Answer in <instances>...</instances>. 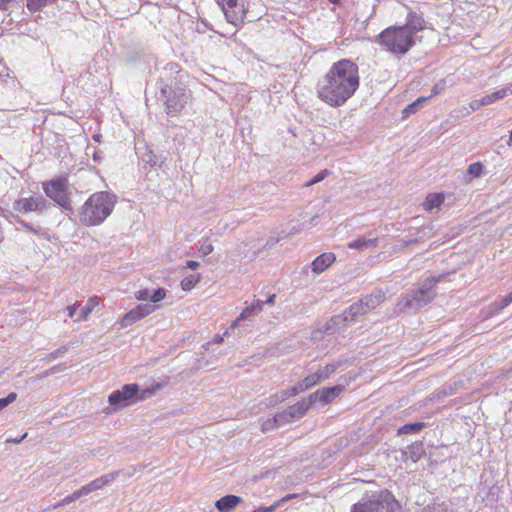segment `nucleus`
I'll list each match as a JSON object with an SVG mask.
<instances>
[{
  "label": "nucleus",
  "instance_id": "f257e3e1",
  "mask_svg": "<svg viewBox=\"0 0 512 512\" xmlns=\"http://www.w3.org/2000/svg\"><path fill=\"white\" fill-rule=\"evenodd\" d=\"M360 84L358 66L348 59L334 63L318 82L317 95L326 104L339 107L351 98Z\"/></svg>",
  "mask_w": 512,
  "mask_h": 512
},
{
  "label": "nucleus",
  "instance_id": "f03ea898",
  "mask_svg": "<svg viewBox=\"0 0 512 512\" xmlns=\"http://www.w3.org/2000/svg\"><path fill=\"white\" fill-rule=\"evenodd\" d=\"M425 27V21L416 12L408 14L407 23L403 26L389 27L378 36L384 48L394 54H405L415 44V35Z\"/></svg>",
  "mask_w": 512,
  "mask_h": 512
},
{
  "label": "nucleus",
  "instance_id": "7ed1b4c3",
  "mask_svg": "<svg viewBox=\"0 0 512 512\" xmlns=\"http://www.w3.org/2000/svg\"><path fill=\"white\" fill-rule=\"evenodd\" d=\"M116 203L113 194L102 191L92 194L81 206L79 221L85 226H96L104 222L111 214Z\"/></svg>",
  "mask_w": 512,
  "mask_h": 512
},
{
  "label": "nucleus",
  "instance_id": "20e7f679",
  "mask_svg": "<svg viewBox=\"0 0 512 512\" xmlns=\"http://www.w3.org/2000/svg\"><path fill=\"white\" fill-rule=\"evenodd\" d=\"M443 278L444 274L425 279L418 289L408 292L399 302L398 305L400 309L404 311L418 310L431 303L436 296L434 287L437 283L441 282Z\"/></svg>",
  "mask_w": 512,
  "mask_h": 512
},
{
  "label": "nucleus",
  "instance_id": "39448f33",
  "mask_svg": "<svg viewBox=\"0 0 512 512\" xmlns=\"http://www.w3.org/2000/svg\"><path fill=\"white\" fill-rule=\"evenodd\" d=\"M160 94L164 99L166 113L171 116L182 111L191 97L190 91L182 81L162 85Z\"/></svg>",
  "mask_w": 512,
  "mask_h": 512
},
{
  "label": "nucleus",
  "instance_id": "423d86ee",
  "mask_svg": "<svg viewBox=\"0 0 512 512\" xmlns=\"http://www.w3.org/2000/svg\"><path fill=\"white\" fill-rule=\"evenodd\" d=\"M45 194L67 211H72L68 184L65 179L51 180L43 183Z\"/></svg>",
  "mask_w": 512,
  "mask_h": 512
},
{
  "label": "nucleus",
  "instance_id": "0eeeda50",
  "mask_svg": "<svg viewBox=\"0 0 512 512\" xmlns=\"http://www.w3.org/2000/svg\"><path fill=\"white\" fill-rule=\"evenodd\" d=\"M367 313V308L364 307L361 300L353 303L342 314L332 317L323 327L325 332L333 334L340 325L346 322H353L358 316Z\"/></svg>",
  "mask_w": 512,
  "mask_h": 512
},
{
  "label": "nucleus",
  "instance_id": "6e6552de",
  "mask_svg": "<svg viewBox=\"0 0 512 512\" xmlns=\"http://www.w3.org/2000/svg\"><path fill=\"white\" fill-rule=\"evenodd\" d=\"M228 22L237 26L244 22L246 0H216Z\"/></svg>",
  "mask_w": 512,
  "mask_h": 512
},
{
  "label": "nucleus",
  "instance_id": "1a4fd4ad",
  "mask_svg": "<svg viewBox=\"0 0 512 512\" xmlns=\"http://www.w3.org/2000/svg\"><path fill=\"white\" fill-rule=\"evenodd\" d=\"M138 392V384L131 383L125 384L121 389L113 391L108 396V402L114 406V410H119L129 405L136 403L135 395Z\"/></svg>",
  "mask_w": 512,
  "mask_h": 512
},
{
  "label": "nucleus",
  "instance_id": "9d476101",
  "mask_svg": "<svg viewBox=\"0 0 512 512\" xmlns=\"http://www.w3.org/2000/svg\"><path fill=\"white\" fill-rule=\"evenodd\" d=\"M49 206L48 201L41 195L28 198H19L13 203V210L18 213L37 212L42 213Z\"/></svg>",
  "mask_w": 512,
  "mask_h": 512
},
{
  "label": "nucleus",
  "instance_id": "9b49d317",
  "mask_svg": "<svg viewBox=\"0 0 512 512\" xmlns=\"http://www.w3.org/2000/svg\"><path fill=\"white\" fill-rule=\"evenodd\" d=\"M351 512H399V506L394 501H368L353 505Z\"/></svg>",
  "mask_w": 512,
  "mask_h": 512
},
{
  "label": "nucleus",
  "instance_id": "f8f14e48",
  "mask_svg": "<svg viewBox=\"0 0 512 512\" xmlns=\"http://www.w3.org/2000/svg\"><path fill=\"white\" fill-rule=\"evenodd\" d=\"M156 309L155 305L152 304H140L136 308L130 310L127 312L121 319V326L122 327H128L135 322L143 319L144 317L148 316L152 312H154Z\"/></svg>",
  "mask_w": 512,
  "mask_h": 512
},
{
  "label": "nucleus",
  "instance_id": "ddd939ff",
  "mask_svg": "<svg viewBox=\"0 0 512 512\" xmlns=\"http://www.w3.org/2000/svg\"><path fill=\"white\" fill-rule=\"evenodd\" d=\"M343 389V386L336 385L334 387L317 390L309 396L310 403L315 404L317 402H322L327 404L335 399L343 391Z\"/></svg>",
  "mask_w": 512,
  "mask_h": 512
},
{
  "label": "nucleus",
  "instance_id": "4468645a",
  "mask_svg": "<svg viewBox=\"0 0 512 512\" xmlns=\"http://www.w3.org/2000/svg\"><path fill=\"white\" fill-rule=\"evenodd\" d=\"M378 245V236L374 231H370L367 235L358 237L347 244L348 248L359 251L367 250Z\"/></svg>",
  "mask_w": 512,
  "mask_h": 512
},
{
  "label": "nucleus",
  "instance_id": "2eb2a0df",
  "mask_svg": "<svg viewBox=\"0 0 512 512\" xmlns=\"http://www.w3.org/2000/svg\"><path fill=\"white\" fill-rule=\"evenodd\" d=\"M121 471H115L106 475H103L87 485H84L81 487L82 492H84L85 496L90 494L93 491L99 490L103 488L104 486L108 485L109 483L113 482L119 475Z\"/></svg>",
  "mask_w": 512,
  "mask_h": 512
},
{
  "label": "nucleus",
  "instance_id": "dca6fc26",
  "mask_svg": "<svg viewBox=\"0 0 512 512\" xmlns=\"http://www.w3.org/2000/svg\"><path fill=\"white\" fill-rule=\"evenodd\" d=\"M181 69L179 68V65L176 63H168L161 72V83L162 85L167 83H174L177 79V81H182L183 75L180 74Z\"/></svg>",
  "mask_w": 512,
  "mask_h": 512
},
{
  "label": "nucleus",
  "instance_id": "f3484780",
  "mask_svg": "<svg viewBox=\"0 0 512 512\" xmlns=\"http://www.w3.org/2000/svg\"><path fill=\"white\" fill-rule=\"evenodd\" d=\"M311 405H312V403H310V400L308 398V399H303L302 401H300L292 406H289L285 410H286L287 415L289 416L290 420L292 422H294V421L301 419L306 414V412L308 411V409Z\"/></svg>",
  "mask_w": 512,
  "mask_h": 512
},
{
  "label": "nucleus",
  "instance_id": "a211bd4d",
  "mask_svg": "<svg viewBox=\"0 0 512 512\" xmlns=\"http://www.w3.org/2000/svg\"><path fill=\"white\" fill-rule=\"evenodd\" d=\"M243 502V499L236 495H226L215 502L219 512H230L237 505Z\"/></svg>",
  "mask_w": 512,
  "mask_h": 512
},
{
  "label": "nucleus",
  "instance_id": "6ab92c4d",
  "mask_svg": "<svg viewBox=\"0 0 512 512\" xmlns=\"http://www.w3.org/2000/svg\"><path fill=\"white\" fill-rule=\"evenodd\" d=\"M335 259V255L333 253H323L319 255L312 262V271L316 274L322 273L335 261Z\"/></svg>",
  "mask_w": 512,
  "mask_h": 512
},
{
  "label": "nucleus",
  "instance_id": "aec40b11",
  "mask_svg": "<svg viewBox=\"0 0 512 512\" xmlns=\"http://www.w3.org/2000/svg\"><path fill=\"white\" fill-rule=\"evenodd\" d=\"M385 295L382 291H375L370 295L361 299L365 308H367V312L369 310L375 309L380 303L384 301Z\"/></svg>",
  "mask_w": 512,
  "mask_h": 512
},
{
  "label": "nucleus",
  "instance_id": "412c9836",
  "mask_svg": "<svg viewBox=\"0 0 512 512\" xmlns=\"http://www.w3.org/2000/svg\"><path fill=\"white\" fill-rule=\"evenodd\" d=\"M508 94H512V83L507 85L505 88H502V89L497 90L489 95L484 96L483 100H484L485 105H490L499 99H503Z\"/></svg>",
  "mask_w": 512,
  "mask_h": 512
},
{
  "label": "nucleus",
  "instance_id": "4be33fe9",
  "mask_svg": "<svg viewBox=\"0 0 512 512\" xmlns=\"http://www.w3.org/2000/svg\"><path fill=\"white\" fill-rule=\"evenodd\" d=\"M444 201V195L441 193H432L426 197L423 207L426 211H432L435 208H439Z\"/></svg>",
  "mask_w": 512,
  "mask_h": 512
},
{
  "label": "nucleus",
  "instance_id": "5701e85b",
  "mask_svg": "<svg viewBox=\"0 0 512 512\" xmlns=\"http://www.w3.org/2000/svg\"><path fill=\"white\" fill-rule=\"evenodd\" d=\"M264 301L255 300L250 306L246 307L240 314L239 319H248L262 311Z\"/></svg>",
  "mask_w": 512,
  "mask_h": 512
},
{
  "label": "nucleus",
  "instance_id": "b1692460",
  "mask_svg": "<svg viewBox=\"0 0 512 512\" xmlns=\"http://www.w3.org/2000/svg\"><path fill=\"white\" fill-rule=\"evenodd\" d=\"M162 388L161 384L156 383L150 387L140 390L138 387L137 395H135V401H144L154 395L158 390Z\"/></svg>",
  "mask_w": 512,
  "mask_h": 512
},
{
  "label": "nucleus",
  "instance_id": "393cba45",
  "mask_svg": "<svg viewBox=\"0 0 512 512\" xmlns=\"http://www.w3.org/2000/svg\"><path fill=\"white\" fill-rule=\"evenodd\" d=\"M98 304L99 298H97L96 296L90 298L87 305L81 308L78 316L76 317V321L85 320Z\"/></svg>",
  "mask_w": 512,
  "mask_h": 512
},
{
  "label": "nucleus",
  "instance_id": "a878e982",
  "mask_svg": "<svg viewBox=\"0 0 512 512\" xmlns=\"http://www.w3.org/2000/svg\"><path fill=\"white\" fill-rule=\"evenodd\" d=\"M424 427L423 422H414L403 425L398 429V434L418 433Z\"/></svg>",
  "mask_w": 512,
  "mask_h": 512
},
{
  "label": "nucleus",
  "instance_id": "bb28decb",
  "mask_svg": "<svg viewBox=\"0 0 512 512\" xmlns=\"http://www.w3.org/2000/svg\"><path fill=\"white\" fill-rule=\"evenodd\" d=\"M428 99V97H419L413 103L406 106L403 110V117H408L418 111L421 105Z\"/></svg>",
  "mask_w": 512,
  "mask_h": 512
},
{
  "label": "nucleus",
  "instance_id": "cd10ccee",
  "mask_svg": "<svg viewBox=\"0 0 512 512\" xmlns=\"http://www.w3.org/2000/svg\"><path fill=\"white\" fill-rule=\"evenodd\" d=\"M303 391H305V390L302 386V383L299 382L298 384L292 386L291 388L282 391L280 397L277 398L276 402L284 401V400L288 399L289 397L294 396Z\"/></svg>",
  "mask_w": 512,
  "mask_h": 512
},
{
  "label": "nucleus",
  "instance_id": "c85d7f7f",
  "mask_svg": "<svg viewBox=\"0 0 512 512\" xmlns=\"http://www.w3.org/2000/svg\"><path fill=\"white\" fill-rule=\"evenodd\" d=\"M82 496H85V494L84 492H82V489L80 488L79 490L74 491L71 495L66 496L62 501L55 504L53 508L56 509L58 507L68 505Z\"/></svg>",
  "mask_w": 512,
  "mask_h": 512
},
{
  "label": "nucleus",
  "instance_id": "c756f323",
  "mask_svg": "<svg viewBox=\"0 0 512 512\" xmlns=\"http://www.w3.org/2000/svg\"><path fill=\"white\" fill-rule=\"evenodd\" d=\"M200 280V274L190 275L181 281V288L190 291Z\"/></svg>",
  "mask_w": 512,
  "mask_h": 512
},
{
  "label": "nucleus",
  "instance_id": "7c9ffc66",
  "mask_svg": "<svg viewBox=\"0 0 512 512\" xmlns=\"http://www.w3.org/2000/svg\"><path fill=\"white\" fill-rule=\"evenodd\" d=\"M320 382H322L321 375H319L317 372L308 375L301 381L304 390L309 389Z\"/></svg>",
  "mask_w": 512,
  "mask_h": 512
},
{
  "label": "nucleus",
  "instance_id": "2f4dec72",
  "mask_svg": "<svg viewBox=\"0 0 512 512\" xmlns=\"http://www.w3.org/2000/svg\"><path fill=\"white\" fill-rule=\"evenodd\" d=\"M339 366V363H332V364H328L326 365L325 367L323 368H320L319 370H317L316 372L321 375V381H324L326 380L327 378H329L335 371L336 369L338 368Z\"/></svg>",
  "mask_w": 512,
  "mask_h": 512
},
{
  "label": "nucleus",
  "instance_id": "473e14b6",
  "mask_svg": "<svg viewBox=\"0 0 512 512\" xmlns=\"http://www.w3.org/2000/svg\"><path fill=\"white\" fill-rule=\"evenodd\" d=\"M422 512H452L449 509L448 504L445 502L442 503H435L433 505L426 506Z\"/></svg>",
  "mask_w": 512,
  "mask_h": 512
},
{
  "label": "nucleus",
  "instance_id": "72a5a7b5",
  "mask_svg": "<svg viewBox=\"0 0 512 512\" xmlns=\"http://www.w3.org/2000/svg\"><path fill=\"white\" fill-rule=\"evenodd\" d=\"M512 303V292L506 295L500 302L492 305L493 313H499L502 309Z\"/></svg>",
  "mask_w": 512,
  "mask_h": 512
},
{
  "label": "nucleus",
  "instance_id": "f704fd0d",
  "mask_svg": "<svg viewBox=\"0 0 512 512\" xmlns=\"http://www.w3.org/2000/svg\"><path fill=\"white\" fill-rule=\"evenodd\" d=\"M48 3V0H27V8L34 13L40 11Z\"/></svg>",
  "mask_w": 512,
  "mask_h": 512
},
{
  "label": "nucleus",
  "instance_id": "c9c22d12",
  "mask_svg": "<svg viewBox=\"0 0 512 512\" xmlns=\"http://www.w3.org/2000/svg\"><path fill=\"white\" fill-rule=\"evenodd\" d=\"M278 427L280 426L278 425V422L276 420L274 421V416L265 420L261 425L262 432L264 433L272 431Z\"/></svg>",
  "mask_w": 512,
  "mask_h": 512
},
{
  "label": "nucleus",
  "instance_id": "e433bc0d",
  "mask_svg": "<svg viewBox=\"0 0 512 512\" xmlns=\"http://www.w3.org/2000/svg\"><path fill=\"white\" fill-rule=\"evenodd\" d=\"M275 420L278 422V425L280 427L283 426V425L292 423V421L290 420L289 416L287 415L286 410H283L282 412H279V413L275 414L274 415V421Z\"/></svg>",
  "mask_w": 512,
  "mask_h": 512
},
{
  "label": "nucleus",
  "instance_id": "4c0bfd02",
  "mask_svg": "<svg viewBox=\"0 0 512 512\" xmlns=\"http://www.w3.org/2000/svg\"><path fill=\"white\" fill-rule=\"evenodd\" d=\"M330 175V171L327 169L322 170L316 176H314L309 182H307L306 186H312L324 180L327 176Z\"/></svg>",
  "mask_w": 512,
  "mask_h": 512
},
{
  "label": "nucleus",
  "instance_id": "58836bf2",
  "mask_svg": "<svg viewBox=\"0 0 512 512\" xmlns=\"http://www.w3.org/2000/svg\"><path fill=\"white\" fill-rule=\"evenodd\" d=\"M213 245L211 243L208 242L207 239H205L199 246L198 248V252L202 255V256H207L209 255L210 253H212L213 251Z\"/></svg>",
  "mask_w": 512,
  "mask_h": 512
},
{
  "label": "nucleus",
  "instance_id": "ea45409f",
  "mask_svg": "<svg viewBox=\"0 0 512 512\" xmlns=\"http://www.w3.org/2000/svg\"><path fill=\"white\" fill-rule=\"evenodd\" d=\"M16 399L17 394L15 392L9 393L5 398H0V411L13 403Z\"/></svg>",
  "mask_w": 512,
  "mask_h": 512
},
{
  "label": "nucleus",
  "instance_id": "a19ab883",
  "mask_svg": "<svg viewBox=\"0 0 512 512\" xmlns=\"http://www.w3.org/2000/svg\"><path fill=\"white\" fill-rule=\"evenodd\" d=\"M483 165L479 162L470 164L468 167V173L474 177H479L482 173Z\"/></svg>",
  "mask_w": 512,
  "mask_h": 512
},
{
  "label": "nucleus",
  "instance_id": "79ce46f5",
  "mask_svg": "<svg viewBox=\"0 0 512 512\" xmlns=\"http://www.w3.org/2000/svg\"><path fill=\"white\" fill-rule=\"evenodd\" d=\"M482 106H486L483 98L471 101L469 103L470 109H467V108H463V109L466 111V114H469L470 110L475 111V110H478Z\"/></svg>",
  "mask_w": 512,
  "mask_h": 512
},
{
  "label": "nucleus",
  "instance_id": "37998d69",
  "mask_svg": "<svg viewBox=\"0 0 512 512\" xmlns=\"http://www.w3.org/2000/svg\"><path fill=\"white\" fill-rule=\"evenodd\" d=\"M166 293L165 290L162 288H158L151 292V302L157 303L161 301L165 297Z\"/></svg>",
  "mask_w": 512,
  "mask_h": 512
},
{
  "label": "nucleus",
  "instance_id": "c03bdc74",
  "mask_svg": "<svg viewBox=\"0 0 512 512\" xmlns=\"http://www.w3.org/2000/svg\"><path fill=\"white\" fill-rule=\"evenodd\" d=\"M15 221H16L17 224H20L21 226H23L27 230L33 232L34 234H40V228L33 227L31 224L25 222L24 220H22L18 216L15 217Z\"/></svg>",
  "mask_w": 512,
  "mask_h": 512
},
{
  "label": "nucleus",
  "instance_id": "a18cd8bd",
  "mask_svg": "<svg viewBox=\"0 0 512 512\" xmlns=\"http://www.w3.org/2000/svg\"><path fill=\"white\" fill-rule=\"evenodd\" d=\"M142 160L149 164L151 167L152 166H155L158 162L156 156L151 152L149 151L148 153H146L145 155L142 156Z\"/></svg>",
  "mask_w": 512,
  "mask_h": 512
},
{
  "label": "nucleus",
  "instance_id": "49530a36",
  "mask_svg": "<svg viewBox=\"0 0 512 512\" xmlns=\"http://www.w3.org/2000/svg\"><path fill=\"white\" fill-rule=\"evenodd\" d=\"M444 89H445V81L441 80L433 86L431 94L428 98H430L431 96L440 94Z\"/></svg>",
  "mask_w": 512,
  "mask_h": 512
},
{
  "label": "nucleus",
  "instance_id": "de8ad7c7",
  "mask_svg": "<svg viewBox=\"0 0 512 512\" xmlns=\"http://www.w3.org/2000/svg\"><path fill=\"white\" fill-rule=\"evenodd\" d=\"M136 298L141 301H147V300L151 301V291L148 289H141L137 292Z\"/></svg>",
  "mask_w": 512,
  "mask_h": 512
},
{
  "label": "nucleus",
  "instance_id": "09e8293b",
  "mask_svg": "<svg viewBox=\"0 0 512 512\" xmlns=\"http://www.w3.org/2000/svg\"><path fill=\"white\" fill-rule=\"evenodd\" d=\"M278 506H279V502H275L273 505L268 506V507H263V506L258 507L257 509H255L252 512H274Z\"/></svg>",
  "mask_w": 512,
  "mask_h": 512
},
{
  "label": "nucleus",
  "instance_id": "8fccbe9b",
  "mask_svg": "<svg viewBox=\"0 0 512 512\" xmlns=\"http://www.w3.org/2000/svg\"><path fill=\"white\" fill-rule=\"evenodd\" d=\"M67 351V347L63 346V347H60L59 349L53 351L52 353H50V357L53 358V359H56L58 358L60 355L66 353Z\"/></svg>",
  "mask_w": 512,
  "mask_h": 512
},
{
  "label": "nucleus",
  "instance_id": "3c124183",
  "mask_svg": "<svg viewBox=\"0 0 512 512\" xmlns=\"http://www.w3.org/2000/svg\"><path fill=\"white\" fill-rule=\"evenodd\" d=\"M67 313H68V317L74 318L77 313V306L76 305L68 306Z\"/></svg>",
  "mask_w": 512,
  "mask_h": 512
},
{
  "label": "nucleus",
  "instance_id": "603ef678",
  "mask_svg": "<svg viewBox=\"0 0 512 512\" xmlns=\"http://www.w3.org/2000/svg\"><path fill=\"white\" fill-rule=\"evenodd\" d=\"M58 371H60V367L59 366H54V367L50 368L49 370H46L43 373V377L44 376H49V375L54 374V373H57Z\"/></svg>",
  "mask_w": 512,
  "mask_h": 512
},
{
  "label": "nucleus",
  "instance_id": "864d4df0",
  "mask_svg": "<svg viewBox=\"0 0 512 512\" xmlns=\"http://www.w3.org/2000/svg\"><path fill=\"white\" fill-rule=\"evenodd\" d=\"M199 265L200 264L197 261H193V260L187 261V267L191 270H196L199 267Z\"/></svg>",
  "mask_w": 512,
  "mask_h": 512
},
{
  "label": "nucleus",
  "instance_id": "5fc2aeb1",
  "mask_svg": "<svg viewBox=\"0 0 512 512\" xmlns=\"http://www.w3.org/2000/svg\"><path fill=\"white\" fill-rule=\"evenodd\" d=\"M296 497V494H288L286 495L285 497H283L282 499H280L278 502H279V505L282 504V503H285L293 498Z\"/></svg>",
  "mask_w": 512,
  "mask_h": 512
},
{
  "label": "nucleus",
  "instance_id": "6e6d98bb",
  "mask_svg": "<svg viewBox=\"0 0 512 512\" xmlns=\"http://www.w3.org/2000/svg\"><path fill=\"white\" fill-rule=\"evenodd\" d=\"M276 295H270L267 300L264 302V304L273 305L275 303Z\"/></svg>",
  "mask_w": 512,
  "mask_h": 512
},
{
  "label": "nucleus",
  "instance_id": "4d7b16f0",
  "mask_svg": "<svg viewBox=\"0 0 512 512\" xmlns=\"http://www.w3.org/2000/svg\"><path fill=\"white\" fill-rule=\"evenodd\" d=\"M12 0H0V9L1 10H6L7 9V5L11 2Z\"/></svg>",
  "mask_w": 512,
  "mask_h": 512
},
{
  "label": "nucleus",
  "instance_id": "13d9d810",
  "mask_svg": "<svg viewBox=\"0 0 512 512\" xmlns=\"http://www.w3.org/2000/svg\"><path fill=\"white\" fill-rule=\"evenodd\" d=\"M223 338H224V335H216L214 338V342L220 344L223 342Z\"/></svg>",
  "mask_w": 512,
  "mask_h": 512
},
{
  "label": "nucleus",
  "instance_id": "bf43d9fd",
  "mask_svg": "<svg viewBox=\"0 0 512 512\" xmlns=\"http://www.w3.org/2000/svg\"><path fill=\"white\" fill-rule=\"evenodd\" d=\"M420 458V454H417L416 452H411V459L416 462Z\"/></svg>",
  "mask_w": 512,
  "mask_h": 512
},
{
  "label": "nucleus",
  "instance_id": "052dcab7",
  "mask_svg": "<svg viewBox=\"0 0 512 512\" xmlns=\"http://www.w3.org/2000/svg\"><path fill=\"white\" fill-rule=\"evenodd\" d=\"M241 320H242V319H239V317H238L235 321H233V322H232V324H231L230 328H231V329L236 328V327L238 326V324H239V322H240Z\"/></svg>",
  "mask_w": 512,
  "mask_h": 512
},
{
  "label": "nucleus",
  "instance_id": "680f3d73",
  "mask_svg": "<svg viewBox=\"0 0 512 512\" xmlns=\"http://www.w3.org/2000/svg\"><path fill=\"white\" fill-rule=\"evenodd\" d=\"M416 242H417V240H416V239H414V240H409V241H404V242H403V246H404V247H406V246H408L409 244L416 243Z\"/></svg>",
  "mask_w": 512,
  "mask_h": 512
},
{
  "label": "nucleus",
  "instance_id": "e2e57ef3",
  "mask_svg": "<svg viewBox=\"0 0 512 512\" xmlns=\"http://www.w3.org/2000/svg\"><path fill=\"white\" fill-rule=\"evenodd\" d=\"M26 436H27V434H24V435L21 437V439H18V440H17V439H15V440H13V442H14V443H16V444H18V443H20V442H21V441H22Z\"/></svg>",
  "mask_w": 512,
  "mask_h": 512
},
{
  "label": "nucleus",
  "instance_id": "0e129e2a",
  "mask_svg": "<svg viewBox=\"0 0 512 512\" xmlns=\"http://www.w3.org/2000/svg\"><path fill=\"white\" fill-rule=\"evenodd\" d=\"M507 144L510 146L512 145V131L510 132V135H509V140L507 141Z\"/></svg>",
  "mask_w": 512,
  "mask_h": 512
},
{
  "label": "nucleus",
  "instance_id": "69168bd1",
  "mask_svg": "<svg viewBox=\"0 0 512 512\" xmlns=\"http://www.w3.org/2000/svg\"><path fill=\"white\" fill-rule=\"evenodd\" d=\"M329 1H330L331 3H334V4H336V3H338V2H339V0H329Z\"/></svg>",
  "mask_w": 512,
  "mask_h": 512
}]
</instances>
